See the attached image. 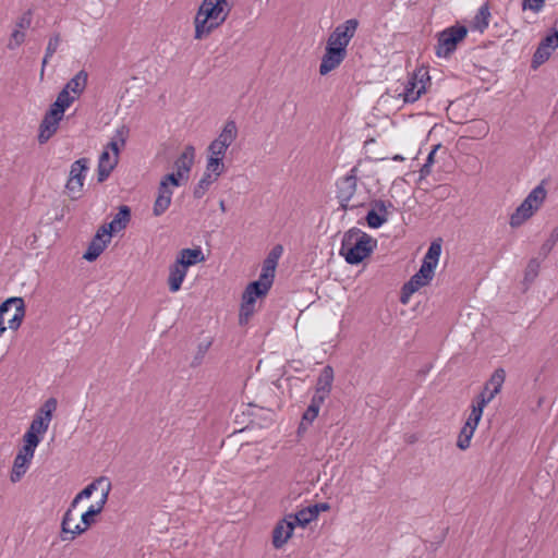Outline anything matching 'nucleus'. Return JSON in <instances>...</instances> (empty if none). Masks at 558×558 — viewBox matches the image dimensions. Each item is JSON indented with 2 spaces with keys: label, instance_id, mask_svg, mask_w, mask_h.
Segmentation results:
<instances>
[{
  "label": "nucleus",
  "instance_id": "obj_1",
  "mask_svg": "<svg viewBox=\"0 0 558 558\" xmlns=\"http://www.w3.org/2000/svg\"><path fill=\"white\" fill-rule=\"evenodd\" d=\"M231 8L226 0H203L197 9L195 24V39H203L222 25L230 14Z\"/></svg>",
  "mask_w": 558,
  "mask_h": 558
},
{
  "label": "nucleus",
  "instance_id": "obj_2",
  "mask_svg": "<svg viewBox=\"0 0 558 558\" xmlns=\"http://www.w3.org/2000/svg\"><path fill=\"white\" fill-rule=\"evenodd\" d=\"M377 242L369 234L359 228H351L344 232L339 254L350 265H357L365 259L376 247Z\"/></svg>",
  "mask_w": 558,
  "mask_h": 558
},
{
  "label": "nucleus",
  "instance_id": "obj_3",
  "mask_svg": "<svg viewBox=\"0 0 558 558\" xmlns=\"http://www.w3.org/2000/svg\"><path fill=\"white\" fill-rule=\"evenodd\" d=\"M441 254L440 241H434L430 243L422 265L416 274L403 286L404 294H412L422 287L427 286L434 278L435 269L438 265L439 257Z\"/></svg>",
  "mask_w": 558,
  "mask_h": 558
},
{
  "label": "nucleus",
  "instance_id": "obj_4",
  "mask_svg": "<svg viewBox=\"0 0 558 558\" xmlns=\"http://www.w3.org/2000/svg\"><path fill=\"white\" fill-rule=\"evenodd\" d=\"M357 167L337 180L336 197L342 210L359 208L365 205L367 197L357 191Z\"/></svg>",
  "mask_w": 558,
  "mask_h": 558
},
{
  "label": "nucleus",
  "instance_id": "obj_5",
  "mask_svg": "<svg viewBox=\"0 0 558 558\" xmlns=\"http://www.w3.org/2000/svg\"><path fill=\"white\" fill-rule=\"evenodd\" d=\"M44 439V436L36 434L35 432L27 428L23 435V446L19 449L14 461L10 480L12 483L19 482L29 469V465L34 459L36 448Z\"/></svg>",
  "mask_w": 558,
  "mask_h": 558
},
{
  "label": "nucleus",
  "instance_id": "obj_6",
  "mask_svg": "<svg viewBox=\"0 0 558 558\" xmlns=\"http://www.w3.org/2000/svg\"><path fill=\"white\" fill-rule=\"evenodd\" d=\"M88 170L89 159L85 157L75 160L71 165L69 178L65 183V191L71 199L81 198Z\"/></svg>",
  "mask_w": 558,
  "mask_h": 558
},
{
  "label": "nucleus",
  "instance_id": "obj_7",
  "mask_svg": "<svg viewBox=\"0 0 558 558\" xmlns=\"http://www.w3.org/2000/svg\"><path fill=\"white\" fill-rule=\"evenodd\" d=\"M429 84L430 77L428 71L421 68L408 77L400 96L407 104L415 102L426 92Z\"/></svg>",
  "mask_w": 558,
  "mask_h": 558
},
{
  "label": "nucleus",
  "instance_id": "obj_8",
  "mask_svg": "<svg viewBox=\"0 0 558 558\" xmlns=\"http://www.w3.org/2000/svg\"><path fill=\"white\" fill-rule=\"evenodd\" d=\"M468 34L464 26H451L438 35L436 54L439 58H447L456 49L459 41H461Z\"/></svg>",
  "mask_w": 558,
  "mask_h": 558
},
{
  "label": "nucleus",
  "instance_id": "obj_9",
  "mask_svg": "<svg viewBox=\"0 0 558 558\" xmlns=\"http://www.w3.org/2000/svg\"><path fill=\"white\" fill-rule=\"evenodd\" d=\"M238 128L233 120H229L223 125L219 135L209 144L208 154L223 158L228 148L236 140Z\"/></svg>",
  "mask_w": 558,
  "mask_h": 558
},
{
  "label": "nucleus",
  "instance_id": "obj_10",
  "mask_svg": "<svg viewBox=\"0 0 558 558\" xmlns=\"http://www.w3.org/2000/svg\"><path fill=\"white\" fill-rule=\"evenodd\" d=\"M57 400L54 398H49L45 401V403L39 408L36 412L33 421L29 424L28 429L45 436L47 433L50 422L52 420V413L57 409Z\"/></svg>",
  "mask_w": 558,
  "mask_h": 558
},
{
  "label": "nucleus",
  "instance_id": "obj_11",
  "mask_svg": "<svg viewBox=\"0 0 558 558\" xmlns=\"http://www.w3.org/2000/svg\"><path fill=\"white\" fill-rule=\"evenodd\" d=\"M347 57V50L343 47L335 46L327 40L325 53L319 65V74L327 75L337 69Z\"/></svg>",
  "mask_w": 558,
  "mask_h": 558
},
{
  "label": "nucleus",
  "instance_id": "obj_12",
  "mask_svg": "<svg viewBox=\"0 0 558 558\" xmlns=\"http://www.w3.org/2000/svg\"><path fill=\"white\" fill-rule=\"evenodd\" d=\"M359 27V21L356 19H349L345 22L339 24L329 35L328 41L335 46L343 47L347 50L351 39L354 37Z\"/></svg>",
  "mask_w": 558,
  "mask_h": 558
},
{
  "label": "nucleus",
  "instance_id": "obj_13",
  "mask_svg": "<svg viewBox=\"0 0 558 558\" xmlns=\"http://www.w3.org/2000/svg\"><path fill=\"white\" fill-rule=\"evenodd\" d=\"M112 233L107 229V226H101L83 254V258L88 262L97 259L110 243Z\"/></svg>",
  "mask_w": 558,
  "mask_h": 558
},
{
  "label": "nucleus",
  "instance_id": "obj_14",
  "mask_svg": "<svg viewBox=\"0 0 558 558\" xmlns=\"http://www.w3.org/2000/svg\"><path fill=\"white\" fill-rule=\"evenodd\" d=\"M112 233L107 229V226H101L83 254V258L88 262L97 259L110 243Z\"/></svg>",
  "mask_w": 558,
  "mask_h": 558
},
{
  "label": "nucleus",
  "instance_id": "obj_15",
  "mask_svg": "<svg viewBox=\"0 0 558 558\" xmlns=\"http://www.w3.org/2000/svg\"><path fill=\"white\" fill-rule=\"evenodd\" d=\"M112 233L107 229V226H101L83 254V258L88 262L97 259L110 243Z\"/></svg>",
  "mask_w": 558,
  "mask_h": 558
},
{
  "label": "nucleus",
  "instance_id": "obj_16",
  "mask_svg": "<svg viewBox=\"0 0 558 558\" xmlns=\"http://www.w3.org/2000/svg\"><path fill=\"white\" fill-rule=\"evenodd\" d=\"M112 233L107 229V226H101L83 254V258L88 262L97 259L110 243Z\"/></svg>",
  "mask_w": 558,
  "mask_h": 558
},
{
  "label": "nucleus",
  "instance_id": "obj_17",
  "mask_svg": "<svg viewBox=\"0 0 558 558\" xmlns=\"http://www.w3.org/2000/svg\"><path fill=\"white\" fill-rule=\"evenodd\" d=\"M119 151H111L110 148L106 147L99 156L97 166V180L98 182L106 181L112 170L118 165Z\"/></svg>",
  "mask_w": 558,
  "mask_h": 558
},
{
  "label": "nucleus",
  "instance_id": "obj_18",
  "mask_svg": "<svg viewBox=\"0 0 558 558\" xmlns=\"http://www.w3.org/2000/svg\"><path fill=\"white\" fill-rule=\"evenodd\" d=\"M482 416L476 414L475 412L471 411L468 420L465 421L464 425L462 426L458 440H457V447L461 450H466L471 445V439L474 435V432L477 428V425L481 421Z\"/></svg>",
  "mask_w": 558,
  "mask_h": 558
},
{
  "label": "nucleus",
  "instance_id": "obj_19",
  "mask_svg": "<svg viewBox=\"0 0 558 558\" xmlns=\"http://www.w3.org/2000/svg\"><path fill=\"white\" fill-rule=\"evenodd\" d=\"M558 47V41L555 39V36H546L536 48L533 59H532V68L537 69L544 62H546L551 56L553 51Z\"/></svg>",
  "mask_w": 558,
  "mask_h": 558
},
{
  "label": "nucleus",
  "instance_id": "obj_20",
  "mask_svg": "<svg viewBox=\"0 0 558 558\" xmlns=\"http://www.w3.org/2000/svg\"><path fill=\"white\" fill-rule=\"evenodd\" d=\"M295 525L286 515L280 520L272 531V546L276 549L281 548L292 536Z\"/></svg>",
  "mask_w": 558,
  "mask_h": 558
},
{
  "label": "nucleus",
  "instance_id": "obj_21",
  "mask_svg": "<svg viewBox=\"0 0 558 558\" xmlns=\"http://www.w3.org/2000/svg\"><path fill=\"white\" fill-rule=\"evenodd\" d=\"M63 118L49 113H45L44 119L39 125L38 142L39 144L47 143L58 131L59 124Z\"/></svg>",
  "mask_w": 558,
  "mask_h": 558
},
{
  "label": "nucleus",
  "instance_id": "obj_22",
  "mask_svg": "<svg viewBox=\"0 0 558 558\" xmlns=\"http://www.w3.org/2000/svg\"><path fill=\"white\" fill-rule=\"evenodd\" d=\"M88 82V73L85 70L78 71L62 88L73 102L84 93Z\"/></svg>",
  "mask_w": 558,
  "mask_h": 558
},
{
  "label": "nucleus",
  "instance_id": "obj_23",
  "mask_svg": "<svg viewBox=\"0 0 558 558\" xmlns=\"http://www.w3.org/2000/svg\"><path fill=\"white\" fill-rule=\"evenodd\" d=\"M195 149L193 146H186L182 154L174 161L175 173L181 179H189V174L194 163Z\"/></svg>",
  "mask_w": 558,
  "mask_h": 558
},
{
  "label": "nucleus",
  "instance_id": "obj_24",
  "mask_svg": "<svg viewBox=\"0 0 558 558\" xmlns=\"http://www.w3.org/2000/svg\"><path fill=\"white\" fill-rule=\"evenodd\" d=\"M205 255L201 246L183 248L179 252L175 262L189 269L190 266L203 263Z\"/></svg>",
  "mask_w": 558,
  "mask_h": 558
},
{
  "label": "nucleus",
  "instance_id": "obj_25",
  "mask_svg": "<svg viewBox=\"0 0 558 558\" xmlns=\"http://www.w3.org/2000/svg\"><path fill=\"white\" fill-rule=\"evenodd\" d=\"M332 381H333V369L331 366L327 365L319 373L314 395L320 396V397H324V399H327L331 391Z\"/></svg>",
  "mask_w": 558,
  "mask_h": 558
},
{
  "label": "nucleus",
  "instance_id": "obj_26",
  "mask_svg": "<svg viewBox=\"0 0 558 558\" xmlns=\"http://www.w3.org/2000/svg\"><path fill=\"white\" fill-rule=\"evenodd\" d=\"M187 275V269L177 262L169 266L168 286L170 292H178Z\"/></svg>",
  "mask_w": 558,
  "mask_h": 558
},
{
  "label": "nucleus",
  "instance_id": "obj_27",
  "mask_svg": "<svg viewBox=\"0 0 558 558\" xmlns=\"http://www.w3.org/2000/svg\"><path fill=\"white\" fill-rule=\"evenodd\" d=\"M173 191L165 190V183L159 184L158 194L153 206V214L155 217L161 216L171 205Z\"/></svg>",
  "mask_w": 558,
  "mask_h": 558
},
{
  "label": "nucleus",
  "instance_id": "obj_28",
  "mask_svg": "<svg viewBox=\"0 0 558 558\" xmlns=\"http://www.w3.org/2000/svg\"><path fill=\"white\" fill-rule=\"evenodd\" d=\"M7 301H11V308L14 307L13 315L8 319V327L12 330H17L25 316V304L22 298H9Z\"/></svg>",
  "mask_w": 558,
  "mask_h": 558
},
{
  "label": "nucleus",
  "instance_id": "obj_29",
  "mask_svg": "<svg viewBox=\"0 0 558 558\" xmlns=\"http://www.w3.org/2000/svg\"><path fill=\"white\" fill-rule=\"evenodd\" d=\"M288 520H291L295 526L305 527L307 524L317 519L316 507H305L295 513L287 514Z\"/></svg>",
  "mask_w": 558,
  "mask_h": 558
},
{
  "label": "nucleus",
  "instance_id": "obj_30",
  "mask_svg": "<svg viewBox=\"0 0 558 558\" xmlns=\"http://www.w3.org/2000/svg\"><path fill=\"white\" fill-rule=\"evenodd\" d=\"M131 219V209L126 205H122L119 207V211L116 214L113 219L106 225L107 229L113 234L116 232L122 231L126 228L129 221Z\"/></svg>",
  "mask_w": 558,
  "mask_h": 558
},
{
  "label": "nucleus",
  "instance_id": "obj_31",
  "mask_svg": "<svg viewBox=\"0 0 558 558\" xmlns=\"http://www.w3.org/2000/svg\"><path fill=\"white\" fill-rule=\"evenodd\" d=\"M536 213L535 209L526 205L525 202H522L514 213L510 216L509 225L511 228H519L521 227L526 220H529L534 214Z\"/></svg>",
  "mask_w": 558,
  "mask_h": 558
},
{
  "label": "nucleus",
  "instance_id": "obj_32",
  "mask_svg": "<svg viewBox=\"0 0 558 558\" xmlns=\"http://www.w3.org/2000/svg\"><path fill=\"white\" fill-rule=\"evenodd\" d=\"M270 288H271L270 283L264 282L258 279L256 281L251 282L246 287L242 299H245L248 302H256V299L265 295L269 291Z\"/></svg>",
  "mask_w": 558,
  "mask_h": 558
},
{
  "label": "nucleus",
  "instance_id": "obj_33",
  "mask_svg": "<svg viewBox=\"0 0 558 558\" xmlns=\"http://www.w3.org/2000/svg\"><path fill=\"white\" fill-rule=\"evenodd\" d=\"M546 195H547L546 189L541 183V184L536 185L527 194V196L523 199V202H525L526 205L529 204L530 207H532L533 209H535L537 211L542 207L543 203L545 202Z\"/></svg>",
  "mask_w": 558,
  "mask_h": 558
},
{
  "label": "nucleus",
  "instance_id": "obj_34",
  "mask_svg": "<svg viewBox=\"0 0 558 558\" xmlns=\"http://www.w3.org/2000/svg\"><path fill=\"white\" fill-rule=\"evenodd\" d=\"M73 104V98L68 97L65 92H60L54 102L49 107L48 112L63 118L65 110Z\"/></svg>",
  "mask_w": 558,
  "mask_h": 558
},
{
  "label": "nucleus",
  "instance_id": "obj_35",
  "mask_svg": "<svg viewBox=\"0 0 558 558\" xmlns=\"http://www.w3.org/2000/svg\"><path fill=\"white\" fill-rule=\"evenodd\" d=\"M496 397L490 389L484 387L478 396L472 401L471 411L483 415L484 408Z\"/></svg>",
  "mask_w": 558,
  "mask_h": 558
},
{
  "label": "nucleus",
  "instance_id": "obj_36",
  "mask_svg": "<svg viewBox=\"0 0 558 558\" xmlns=\"http://www.w3.org/2000/svg\"><path fill=\"white\" fill-rule=\"evenodd\" d=\"M326 399L320 396H313L311 399V403L308 404L307 409L303 413V421L307 422L308 424L313 423L314 420L318 416L319 410L325 402Z\"/></svg>",
  "mask_w": 558,
  "mask_h": 558
},
{
  "label": "nucleus",
  "instance_id": "obj_37",
  "mask_svg": "<svg viewBox=\"0 0 558 558\" xmlns=\"http://www.w3.org/2000/svg\"><path fill=\"white\" fill-rule=\"evenodd\" d=\"M106 481V477H99L88 484L84 489H82L71 501V508H76L78 502L83 499H88L97 490L98 486Z\"/></svg>",
  "mask_w": 558,
  "mask_h": 558
},
{
  "label": "nucleus",
  "instance_id": "obj_38",
  "mask_svg": "<svg viewBox=\"0 0 558 558\" xmlns=\"http://www.w3.org/2000/svg\"><path fill=\"white\" fill-rule=\"evenodd\" d=\"M225 171L223 158L208 155L206 169L204 173H209L213 178L218 179Z\"/></svg>",
  "mask_w": 558,
  "mask_h": 558
},
{
  "label": "nucleus",
  "instance_id": "obj_39",
  "mask_svg": "<svg viewBox=\"0 0 558 558\" xmlns=\"http://www.w3.org/2000/svg\"><path fill=\"white\" fill-rule=\"evenodd\" d=\"M129 135V129L125 125H122L116 129L114 134L111 141L108 143L107 147L110 148L111 151H120V147L124 146L126 138Z\"/></svg>",
  "mask_w": 558,
  "mask_h": 558
},
{
  "label": "nucleus",
  "instance_id": "obj_40",
  "mask_svg": "<svg viewBox=\"0 0 558 558\" xmlns=\"http://www.w3.org/2000/svg\"><path fill=\"white\" fill-rule=\"evenodd\" d=\"M75 508L69 507L65 511L61 522V539L73 541L77 535H73V529L70 527V523L74 520L73 511Z\"/></svg>",
  "mask_w": 558,
  "mask_h": 558
},
{
  "label": "nucleus",
  "instance_id": "obj_41",
  "mask_svg": "<svg viewBox=\"0 0 558 558\" xmlns=\"http://www.w3.org/2000/svg\"><path fill=\"white\" fill-rule=\"evenodd\" d=\"M490 12L487 4L482 5L473 19L472 26L474 29L483 32L489 24Z\"/></svg>",
  "mask_w": 558,
  "mask_h": 558
},
{
  "label": "nucleus",
  "instance_id": "obj_42",
  "mask_svg": "<svg viewBox=\"0 0 558 558\" xmlns=\"http://www.w3.org/2000/svg\"><path fill=\"white\" fill-rule=\"evenodd\" d=\"M505 378V371L502 368H498L492 374L490 378L487 380L484 387L490 389V391L497 396L502 388Z\"/></svg>",
  "mask_w": 558,
  "mask_h": 558
},
{
  "label": "nucleus",
  "instance_id": "obj_43",
  "mask_svg": "<svg viewBox=\"0 0 558 558\" xmlns=\"http://www.w3.org/2000/svg\"><path fill=\"white\" fill-rule=\"evenodd\" d=\"M217 180L218 179L209 175V173H204L201 180L194 186L193 196L195 198H202Z\"/></svg>",
  "mask_w": 558,
  "mask_h": 558
},
{
  "label": "nucleus",
  "instance_id": "obj_44",
  "mask_svg": "<svg viewBox=\"0 0 558 558\" xmlns=\"http://www.w3.org/2000/svg\"><path fill=\"white\" fill-rule=\"evenodd\" d=\"M98 513L89 506L87 511H85L82 517L81 521L83 525L76 524L73 529V535H81L83 534L93 523H94V517Z\"/></svg>",
  "mask_w": 558,
  "mask_h": 558
},
{
  "label": "nucleus",
  "instance_id": "obj_45",
  "mask_svg": "<svg viewBox=\"0 0 558 558\" xmlns=\"http://www.w3.org/2000/svg\"><path fill=\"white\" fill-rule=\"evenodd\" d=\"M277 264L278 263L274 262V259L265 258V260L263 263V268H262V272L259 276V280H262L264 282H268L271 286L274 282Z\"/></svg>",
  "mask_w": 558,
  "mask_h": 558
},
{
  "label": "nucleus",
  "instance_id": "obj_46",
  "mask_svg": "<svg viewBox=\"0 0 558 558\" xmlns=\"http://www.w3.org/2000/svg\"><path fill=\"white\" fill-rule=\"evenodd\" d=\"M557 242H558V229H554L550 232L548 239L542 244V246L539 248V255L543 258H546L548 256V254L553 251V248L555 247Z\"/></svg>",
  "mask_w": 558,
  "mask_h": 558
},
{
  "label": "nucleus",
  "instance_id": "obj_47",
  "mask_svg": "<svg viewBox=\"0 0 558 558\" xmlns=\"http://www.w3.org/2000/svg\"><path fill=\"white\" fill-rule=\"evenodd\" d=\"M365 219H366L367 226L372 229H378L384 223H386L388 221V217H385L384 215H379L378 213H376L375 209L368 210Z\"/></svg>",
  "mask_w": 558,
  "mask_h": 558
},
{
  "label": "nucleus",
  "instance_id": "obj_48",
  "mask_svg": "<svg viewBox=\"0 0 558 558\" xmlns=\"http://www.w3.org/2000/svg\"><path fill=\"white\" fill-rule=\"evenodd\" d=\"M541 267V262L537 258L529 260L524 271V281L531 283L537 277Z\"/></svg>",
  "mask_w": 558,
  "mask_h": 558
},
{
  "label": "nucleus",
  "instance_id": "obj_49",
  "mask_svg": "<svg viewBox=\"0 0 558 558\" xmlns=\"http://www.w3.org/2000/svg\"><path fill=\"white\" fill-rule=\"evenodd\" d=\"M26 38V33L20 29H13L8 43V49L15 50L17 49Z\"/></svg>",
  "mask_w": 558,
  "mask_h": 558
},
{
  "label": "nucleus",
  "instance_id": "obj_50",
  "mask_svg": "<svg viewBox=\"0 0 558 558\" xmlns=\"http://www.w3.org/2000/svg\"><path fill=\"white\" fill-rule=\"evenodd\" d=\"M255 311V302H248L245 299H242L241 308H240V324H244L248 320V318L253 315Z\"/></svg>",
  "mask_w": 558,
  "mask_h": 558
},
{
  "label": "nucleus",
  "instance_id": "obj_51",
  "mask_svg": "<svg viewBox=\"0 0 558 558\" xmlns=\"http://www.w3.org/2000/svg\"><path fill=\"white\" fill-rule=\"evenodd\" d=\"M32 22H33V13L31 10H28V11L24 12L17 19V21L15 22L14 28L26 32L31 27Z\"/></svg>",
  "mask_w": 558,
  "mask_h": 558
},
{
  "label": "nucleus",
  "instance_id": "obj_52",
  "mask_svg": "<svg viewBox=\"0 0 558 558\" xmlns=\"http://www.w3.org/2000/svg\"><path fill=\"white\" fill-rule=\"evenodd\" d=\"M393 208V205L390 202H385L383 199H375L372 202V209H375L379 215H384L388 217V209Z\"/></svg>",
  "mask_w": 558,
  "mask_h": 558
},
{
  "label": "nucleus",
  "instance_id": "obj_53",
  "mask_svg": "<svg viewBox=\"0 0 558 558\" xmlns=\"http://www.w3.org/2000/svg\"><path fill=\"white\" fill-rule=\"evenodd\" d=\"M60 43H61V37L59 34H53L49 38L47 47H46V51H45V52H47V57H52L57 52V50L60 46Z\"/></svg>",
  "mask_w": 558,
  "mask_h": 558
},
{
  "label": "nucleus",
  "instance_id": "obj_54",
  "mask_svg": "<svg viewBox=\"0 0 558 558\" xmlns=\"http://www.w3.org/2000/svg\"><path fill=\"white\" fill-rule=\"evenodd\" d=\"M181 180H182L181 177H179L178 173L173 172V173H169V174L165 175L161 179L160 184L165 183V190H171L169 187V185L178 187L181 184Z\"/></svg>",
  "mask_w": 558,
  "mask_h": 558
},
{
  "label": "nucleus",
  "instance_id": "obj_55",
  "mask_svg": "<svg viewBox=\"0 0 558 558\" xmlns=\"http://www.w3.org/2000/svg\"><path fill=\"white\" fill-rule=\"evenodd\" d=\"M546 0H523L522 1V9L533 11L535 13H538L544 8V3Z\"/></svg>",
  "mask_w": 558,
  "mask_h": 558
},
{
  "label": "nucleus",
  "instance_id": "obj_56",
  "mask_svg": "<svg viewBox=\"0 0 558 558\" xmlns=\"http://www.w3.org/2000/svg\"><path fill=\"white\" fill-rule=\"evenodd\" d=\"M11 311V301H4L0 304V337L5 331V315Z\"/></svg>",
  "mask_w": 558,
  "mask_h": 558
},
{
  "label": "nucleus",
  "instance_id": "obj_57",
  "mask_svg": "<svg viewBox=\"0 0 558 558\" xmlns=\"http://www.w3.org/2000/svg\"><path fill=\"white\" fill-rule=\"evenodd\" d=\"M473 128L476 130V135L480 137H484L489 132V126L486 122L477 121Z\"/></svg>",
  "mask_w": 558,
  "mask_h": 558
},
{
  "label": "nucleus",
  "instance_id": "obj_58",
  "mask_svg": "<svg viewBox=\"0 0 558 558\" xmlns=\"http://www.w3.org/2000/svg\"><path fill=\"white\" fill-rule=\"evenodd\" d=\"M437 148H438V146L434 147V149L428 154L427 159L421 169V171L423 173H429V168L434 162V156L437 151Z\"/></svg>",
  "mask_w": 558,
  "mask_h": 558
},
{
  "label": "nucleus",
  "instance_id": "obj_59",
  "mask_svg": "<svg viewBox=\"0 0 558 558\" xmlns=\"http://www.w3.org/2000/svg\"><path fill=\"white\" fill-rule=\"evenodd\" d=\"M282 246L281 245H276L271 251L270 253L268 254V256L266 257V259H274V262L278 263L281 254H282Z\"/></svg>",
  "mask_w": 558,
  "mask_h": 558
},
{
  "label": "nucleus",
  "instance_id": "obj_60",
  "mask_svg": "<svg viewBox=\"0 0 558 558\" xmlns=\"http://www.w3.org/2000/svg\"><path fill=\"white\" fill-rule=\"evenodd\" d=\"M105 505V500L99 499L95 505H92L90 507L94 508V510L99 514L102 511Z\"/></svg>",
  "mask_w": 558,
  "mask_h": 558
},
{
  "label": "nucleus",
  "instance_id": "obj_61",
  "mask_svg": "<svg viewBox=\"0 0 558 558\" xmlns=\"http://www.w3.org/2000/svg\"><path fill=\"white\" fill-rule=\"evenodd\" d=\"M105 482H107V486H106V488L102 490V494H101V498H100V499H104V500H105V502H107V500H108V496H109V493H110V490H111V484H110V482H108V480H107V478H106V481H105Z\"/></svg>",
  "mask_w": 558,
  "mask_h": 558
},
{
  "label": "nucleus",
  "instance_id": "obj_62",
  "mask_svg": "<svg viewBox=\"0 0 558 558\" xmlns=\"http://www.w3.org/2000/svg\"><path fill=\"white\" fill-rule=\"evenodd\" d=\"M311 507L317 508V515L319 514L320 511H327L329 509V505L327 502L315 504L312 505Z\"/></svg>",
  "mask_w": 558,
  "mask_h": 558
},
{
  "label": "nucleus",
  "instance_id": "obj_63",
  "mask_svg": "<svg viewBox=\"0 0 558 558\" xmlns=\"http://www.w3.org/2000/svg\"><path fill=\"white\" fill-rule=\"evenodd\" d=\"M50 58H51V57H47V52H45V56H44V58H43V62H41V71H40V75H41V76H43V75H44V73H45V68H46V65H47V63H48V61H49V59H50Z\"/></svg>",
  "mask_w": 558,
  "mask_h": 558
},
{
  "label": "nucleus",
  "instance_id": "obj_64",
  "mask_svg": "<svg viewBox=\"0 0 558 558\" xmlns=\"http://www.w3.org/2000/svg\"><path fill=\"white\" fill-rule=\"evenodd\" d=\"M219 208L222 213H226L227 208H226V204H225V201H220L219 202Z\"/></svg>",
  "mask_w": 558,
  "mask_h": 558
}]
</instances>
